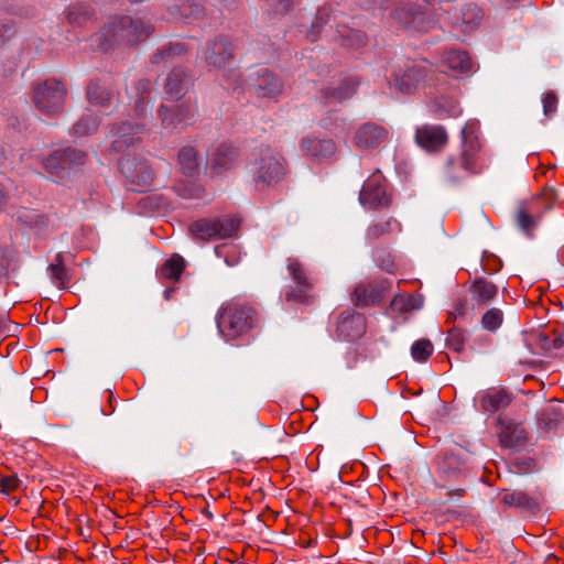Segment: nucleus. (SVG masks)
I'll return each instance as SVG.
<instances>
[{
	"mask_svg": "<svg viewBox=\"0 0 564 564\" xmlns=\"http://www.w3.org/2000/svg\"><path fill=\"white\" fill-rule=\"evenodd\" d=\"M217 328L226 341L243 340L260 325L257 310L241 299L225 302L216 316Z\"/></svg>",
	"mask_w": 564,
	"mask_h": 564,
	"instance_id": "1",
	"label": "nucleus"
},
{
	"mask_svg": "<svg viewBox=\"0 0 564 564\" xmlns=\"http://www.w3.org/2000/svg\"><path fill=\"white\" fill-rule=\"evenodd\" d=\"M153 28L141 18L130 15H115L96 35L98 47L108 52L115 45H137L145 41Z\"/></svg>",
	"mask_w": 564,
	"mask_h": 564,
	"instance_id": "2",
	"label": "nucleus"
},
{
	"mask_svg": "<svg viewBox=\"0 0 564 564\" xmlns=\"http://www.w3.org/2000/svg\"><path fill=\"white\" fill-rule=\"evenodd\" d=\"M240 227V219L236 216L224 218H203L189 225L188 231L193 239L209 241L213 239H226L235 236Z\"/></svg>",
	"mask_w": 564,
	"mask_h": 564,
	"instance_id": "3",
	"label": "nucleus"
},
{
	"mask_svg": "<svg viewBox=\"0 0 564 564\" xmlns=\"http://www.w3.org/2000/svg\"><path fill=\"white\" fill-rule=\"evenodd\" d=\"M66 94V87L61 80L46 79L34 86L33 102L42 113L53 116L63 110Z\"/></svg>",
	"mask_w": 564,
	"mask_h": 564,
	"instance_id": "4",
	"label": "nucleus"
},
{
	"mask_svg": "<svg viewBox=\"0 0 564 564\" xmlns=\"http://www.w3.org/2000/svg\"><path fill=\"white\" fill-rule=\"evenodd\" d=\"M359 203L368 210H382L392 205L387 180L379 171L365 181L359 193Z\"/></svg>",
	"mask_w": 564,
	"mask_h": 564,
	"instance_id": "5",
	"label": "nucleus"
},
{
	"mask_svg": "<svg viewBox=\"0 0 564 564\" xmlns=\"http://www.w3.org/2000/svg\"><path fill=\"white\" fill-rule=\"evenodd\" d=\"M524 343L533 352L564 354V326L544 327L524 334Z\"/></svg>",
	"mask_w": 564,
	"mask_h": 564,
	"instance_id": "6",
	"label": "nucleus"
},
{
	"mask_svg": "<svg viewBox=\"0 0 564 564\" xmlns=\"http://www.w3.org/2000/svg\"><path fill=\"white\" fill-rule=\"evenodd\" d=\"M479 147L462 145L460 156L458 160L451 159L446 164V175L452 181H457L466 175L478 174L482 170L480 162Z\"/></svg>",
	"mask_w": 564,
	"mask_h": 564,
	"instance_id": "7",
	"label": "nucleus"
},
{
	"mask_svg": "<svg viewBox=\"0 0 564 564\" xmlns=\"http://www.w3.org/2000/svg\"><path fill=\"white\" fill-rule=\"evenodd\" d=\"M286 174L285 163L282 158L272 153L270 148L261 151V159L254 183L257 186H270L279 183Z\"/></svg>",
	"mask_w": 564,
	"mask_h": 564,
	"instance_id": "8",
	"label": "nucleus"
},
{
	"mask_svg": "<svg viewBox=\"0 0 564 564\" xmlns=\"http://www.w3.org/2000/svg\"><path fill=\"white\" fill-rule=\"evenodd\" d=\"M432 74V64L427 61L412 62L393 75V85L401 93L410 94L419 85L426 82Z\"/></svg>",
	"mask_w": 564,
	"mask_h": 564,
	"instance_id": "9",
	"label": "nucleus"
},
{
	"mask_svg": "<svg viewBox=\"0 0 564 564\" xmlns=\"http://www.w3.org/2000/svg\"><path fill=\"white\" fill-rule=\"evenodd\" d=\"M389 139L390 132L387 127L368 121L356 128L352 144L361 151H372L386 144Z\"/></svg>",
	"mask_w": 564,
	"mask_h": 564,
	"instance_id": "10",
	"label": "nucleus"
},
{
	"mask_svg": "<svg viewBox=\"0 0 564 564\" xmlns=\"http://www.w3.org/2000/svg\"><path fill=\"white\" fill-rule=\"evenodd\" d=\"M497 427L498 442L502 448H522L529 442L528 431L522 424L511 419L499 415Z\"/></svg>",
	"mask_w": 564,
	"mask_h": 564,
	"instance_id": "11",
	"label": "nucleus"
},
{
	"mask_svg": "<svg viewBox=\"0 0 564 564\" xmlns=\"http://www.w3.org/2000/svg\"><path fill=\"white\" fill-rule=\"evenodd\" d=\"M335 326V332L339 339L355 340L366 333L367 323L364 314L351 310H344L336 316Z\"/></svg>",
	"mask_w": 564,
	"mask_h": 564,
	"instance_id": "12",
	"label": "nucleus"
},
{
	"mask_svg": "<svg viewBox=\"0 0 564 564\" xmlns=\"http://www.w3.org/2000/svg\"><path fill=\"white\" fill-rule=\"evenodd\" d=\"M441 65L448 69V74L455 78L467 77L475 72V63L469 53L464 50L449 47L441 55Z\"/></svg>",
	"mask_w": 564,
	"mask_h": 564,
	"instance_id": "13",
	"label": "nucleus"
},
{
	"mask_svg": "<svg viewBox=\"0 0 564 564\" xmlns=\"http://www.w3.org/2000/svg\"><path fill=\"white\" fill-rule=\"evenodd\" d=\"M390 286L388 281L360 282L354 289L351 301L360 307L378 305L384 299Z\"/></svg>",
	"mask_w": 564,
	"mask_h": 564,
	"instance_id": "14",
	"label": "nucleus"
},
{
	"mask_svg": "<svg viewBox=\"0 0 564 564\" xmlns=\"http://www.w3.org/2000/svg\"><path fill=\"white\" fill-rule=\"evenodd\" d=\"M415 142L427 152H440L448 143V134L443 126L422 124L415 129Z\"/></svg>",
	"mask_w": 564,
	"mask_h": 564,
	"instance_id": "15",
	"label": "nucleus"
},
{
	"mask_svg": "<svg viewBox=\"0 0 564 564\" xmlns=\"http://www.w3.org/2000/svg\"><path fill=\"white\" fill-rule=\"evenodd\" d=\"M121 172L132 185L140 192L145 191L153 182V172L145 162H138L130 159H121L119 162Z\"/></svg>",
	"mask_w": 564,
	"mask_h": 564,
	"instance_id": "16",
	"label": "nucleus"
},
{
	"mask_svg": "<svg viewBox=\"0 0 564 564\" xmlns=\"http://www.w3.org/2000/svg\"><path fill=\"white\" fill-rule=\"evenodd\" d=\"M475 401L482 412L495 413L511 403L512 394L506 388L492 387L479 392Z\"/></svg>",
	"mask_w": 564,
	"mask_h": 564,
	"instance_id": "17",
	"label": "nucleus"
},
{
	"mask_svg": "<svg viewBox=\"0 0 564 564\" xmlns=\"http://www.w3.org/2000/svg\"><path fill=\"white\" fill-rule=\"evenodd\" d=\"M542 216L543 210H538L534 203L523 200L517 206L514 221L525 235L531 236Z\"/></svg>",
	"mask_w": 564,
	"mask_h": 564,
	"instance_id": "18",
	"label": "nucleus"
},
{
	"mask_svg": "<svg viewBox=\"0 0 564 564\" xmlns=\"http://www.w3.org/2000/svg\"><path fill=\"white\" fill-rule=\"evenodd\" d=\"M500 500L507 507L520 508L531 513L539 511L541 505L539 496H530L521 490L503 489L500 494Z\"/></svg>",
	"mask_w": 564,
	"mask_h": 564,
	"instance_id": "19",
	"label": "nucleus"
},
{
	"mask_svg": "<svg viewBox=\"0 0 564 564\" xmlns=\"http://www.w3.org/2000/svg\"><path fill=\"white\" fill-rule=\"evenodd\" d=\"M301 149L306 156L317 161L332 158L336 152V144L332 139L304 138Z\"/></svg>",
	"mask_w": 564,
	"mask_h": 564,
	"instance_id": "20",
	"label": "nucleus"
},
{
	"mask_svg": "<svg viewBox=\"0 0 564 564\" xmlns=\"http://www.w3.org/2000/svg\"><path fill=\"white\" fill-rule=\"evenodd\" d=\"M462 475L460 463L457 457L444 456L437 463L435 486L446 488L449 484L456 481Z\"/></svg>",
	"mask_w": 564,
	"mask_h": 564,
	"instance_id": "21",
	"label": "nucleus"
},
{
	"mask_svg": "<svg viewBox=\"0 0 564 564\" xmlns=\"http://www.w3.org/2000/svg\"><path fill=\"white\" fill-rule=\"evenodd\" d=\"M47 272L52 283L59 290H64L72 281V270L66 267L64 252H57L53 261L47 267Z\"/></svg>",
	"mask_w": 564,
	"mask_h": 564,
	"instance_id": "22",
	"label": "nucleus"
},
{
	"mask_svg": "<svg viewBox=\"0 0 564 564\" xmlns=\"http://www.w3.org/2000/svg\"><path fill=\"white\" fill-rule=\"evenodd\" d=\"M429 110L436 119L458 118L463 113L457 99L453 97H438L429 105Z\"/></svg>",
	"mask_w": 564,
	"mask_h": 564,
	"instance_id": "23",
	"label": "nucleus"
},
{
	"mask_svg": "<svg viewBox=\"0 0 564 564\" xmlns=\"http://www.w3.org/2000/svg\"><path fill=\"white\" fill-rule=\"evenodd\" d=\"M253 89L257 97L272 98L281 94L282 83L271 72L263 69L259 74Z\"/></svg>",
	"mask_w": 564,
	"mask_h": 564,
	"instance_id": "24",
	"label": "nucleus"
},
{
	"mask_svg": "<svg viewBox=\"0 0 564 564\" xmlns=\"http://www.w3.org/2000/svg\"><path fill=\"white\" fill-rule=\"evenodd\" d=\"M469 293L475 303L485 305L497 296L498 286L485 278H477L471 282Z\"/></svg>",
	"mask_w": 564,
	"mask_h": 564,
	"instance_id": "25",
	"label": "nucleus"
},
{
	"mask_svg": "<svg viewBox=\"0 0 564 564\" xmlns=\"http://www.w3.org/2000/svg\"><path fill=\"white\" fill-rule=\"evenodd\" d=\"M401 224L393 217L372 221L366 229V239L373 242L390 234L400 232Z\"/></svg>",
	"mask_w": 564,
	"mask_h": 564,
	"instance_id": "26",
	"label": "nucleus"
},
{
	"mask_svg": "<svg viewBox=\"0 0 564 564\" xmlns=\"http://www.w3.org/2000/svg\"><path fill=\"white\" fill-rule=\"evenodd\" d=\"M236 159V149L230 144L223 143L215 150L210 160V165L213 171L216 173H223L235 164Z\"/></svg>",
	"mask_w": 564,
	"mask_h": 564,
	"instance_id": "27",
	"label": "nucleus"
},
{
	"mask_svg": "<svg viewBox=\"0 0 564 564\" xmlns=\"http://www.w3.org/2000/svg\"><path fill=\"white\" fill-rule=\"evenodd\" d=\"M424 299L421 294H397L391 300L390 311L393 314H408L412 311L420 310L423 306Z\"/></svg>",
	"mask_w": 564,
	"mask_h": 564,
	"instance_id": "28",
	"label": "nucleus"
},
{
	"mask_svg": "<svg viewBox=\"0 0 564 564\" xmlns=\"http://www.w3.org/2000/svg\"><path fill=\"white\" fill-rule=\"evenodd\" d=\"M186 268L184 258L174 253L158 269L156 274L161 281H178Z\"/></svg>",
	"mask_w": 564,
	"mask_h": 564,
	"instance_id": "29",
	"label": "nucleus"
},
{
	"mask_svg": "<svg viewBox=\"0 0 564 564\" xmlns=\"http://www.w3.org/2000/svg\"><path fill=\"white\" fill-rule=\"evenodd\" d=\"M58 158L64 160L66 169H72L85 164L87 155L85 152L72 148L56 150L46 158L44 166L56 167L55 160Z\"/></svg>",
	"mask_w": 564,
	"mask_h": 564,
	"instance_id": "30",
	"label": "nucleus"
},
{
	"mask_svg": "<svg viewBox=\"0 0 564 564\" xmlns=\"http://www.w3.org/2000/svg\"><path fill=\"white\" fill-rule=\"evenodd\" d=\"M232 58L231 44L219 40L215 41L206 53L207 62L215 67H223Z\"/></svg>",
	"mask_w": 564,
	"mask_h": 564,
	"instance_id": "31",
	"label": "nucleus"
},
{
	"mask_svg": "<svg viewBox=\"0 0 564 564\" xmlns=\"http://www.w3.org/2000/svg\"><path fill=\"white\" fill-rule=\"evenodd\" d=\"M286 268L296 285L308 289L314 288L315 279L297 258L289 257L286 259Z\"/></svg>",
	"mask_w": 564,
	"mask_h": 564,
	"instance_id": "32",
	"label": "nucleus"
},
{
	"mask_svg": "<svg viewBox=\"0 0 564 564\" xmlns=\"http://www.w3.org/2000/svg\"><path fill=\"white\" fill-rule=\"evenodd\" d=\"M142 130V126L137 124L132 127L129 123H123L117 130V138L112 141V150L116 152L123 151L124 148L133 145L137 141L140 140L137 134H139Z\"/></svg>",
	"mask_w": 564,
	"mask_h": 564,
	"instance_id": "33",
	"label": "nucleus"
},
{
	"mask_svg": "<svg viewBox=\"0 0 564 564\" xmlns=\"http://www.w3.org/2000/svg\"><path fill=\"white\" fill-rule=\"evenodd\" d=\"M359 85V82L356 79V78H352V77H349L347 79H345L341 85L337 88H334V89H330V88H327V89H324L323 90V96L325 98L326 101H343L349 97H351L357 87Z\"/></svg>",
	"mask_w": 564,
	"mask_h": 564,
	"instance_id": "34",
	"label": "nucleus"
},
{
	"mask_svg": "<svg viewBox=\"0 0 564 564\" xmlns=\"http://www.w3.org/2000/svg\"><path fill=\"white\" fill-rule=\"evenodd\" d=\"M424 13L413 7H400L392 12V18L402 25H413L421 29Z\"/></svg>",
	"mask_w": 564,
	"mask_h": 564,
	"instance_id": "35",
	"label": "nucleus"
},
{
	"mask_svg": "<svg viewBox=\"0 0 564 564\" xmlns=\"http://www.w3.org/2000/svg\"><path fill=\"white\" fill-rule=\"evenodd\" d=\"M21 480L14 473H4L2 469V496H6V499L13 507L19 505V498L14 495L15 491L20 489ZM4 497H2V500Z\"/></svg>",
	"mask_w": 564,
	"mask_h": 564,
	"instance_id": "36",
	"label": "nucleus"
},
{
	"mask_svg": "<svg viewBox=\"0 0 564 564\" xmlns=\"http://www.w3.org/2000/svg\"><path fill=\"white\" fill-rule=\"evenodd\" d=\"M178 165L184 175H193L198 169V154L193 147H184L178 152Z\"/></svg>",
	"mask_w": 564,
	"mask_h": 564,
	"instance_id": "37",
	"label": "nucleus"
},
{
	"mask_svg": "<svg viewBox=\"0 0 564 564\" xmlns=\"http://www.w3.org/2000/svg\"><path fill=\"white\" fill-rule=\"evenodd\" d=\"M187 75L182 69H173L166 78L165 93L171 97H178L183 94Z\"/></svg>",
	"mask_w": 564,
	"mask_h": 564,
	"instance_id": "38",
	"label": "nucleus"
},
{
	"mask_svg": "<svg viewBox=\"0 0 564 564\" xmlns=\"http://www.w3.org/2000/svg\"><path fill=\"white\" fill-rule=\"evenodd\" d=\"M509 470L517 475H529L539 470L538 460L531 456H517L509 463Z\"/></svg>",
	"mask_w": 564,
	"mask_h": 564,
	"instance_id": "39",
	"label": "nucleus"
},
{
	"mask_svg": "<svg viewBox=\"0 0 564 564\" xmlns=\"http://www.w3.org/2000/svg\"><path fill=\"white\" fill-rule=\"evenodd\" d=\"M462 13V23L464 28H462L463 32H468L473 30L475 26L479 24L482 19L481 9L473 3L466 4L460 10Z\"/></svg>",
	"mask_w": 564,
	"mask_h": 564,
	"instance_id": "40",
	"label": "nucleus"
},
{
	"mask_svg": "<svg viewBox=\"0 0 564 564\" xmlns=\"http://www.w3.org/2000/svg\"><path fill=\"white\" fill-rule=\"evenodd\" d=\"M479 129L480 124L478 120H468L460 131L462 145H474L481 148Z\"/></svg>",
	"mask_w": 564,
	"mask_h": 564,
	"instance_id": "41",
	"label": "nucleus"
},
{
	"mask_svg": "<svg viewBox=\"0 0 564 564\" xmlns=\"http://www.w3.org/2000/svg\"><path fill=\"white\" fill-rule=\"evenodd\" d=\"M434 346L430 339L415 340L411 346V356L417 362H426L433 355Z\"/></svg>",
	"mask_w": 564,
	"mask_h": 564,
	"instance_id": "42",
	"label": "nucleus"
},
{
	"mask_svg": "<svg viewBox=\"0 0 564 564\" xmlns=\"http://www.w3.org/2000/svg\"><path fill=\"white\" fill-rule=\"evenodd\" d=\"M556 198L557 195L553 188L544 187L539 196L532 197L528 202L534 203V207H536L538 210H543L544 214L554 206Z\"/></svg>",
	"mask_w": 564,
	"mask_h": 564,
	"instance_id": "43",
	"label": "nucleus"
},
{
	"mask_svg": "<svg viewBox=\"0 0 564 564\" xmlns=\"http://www.w3.org/2000/svg\"><path fill=\"white\" fill-rule=\"evenodd\" d=\"M89 102L104 106L110 99L109 91L97 82H91L87 87Z\"/></svg>",
	"mask_w": 564,
	"mask_h": 564,
	"instance_id": "44",
	"label": "nucleus"
},
{
	"mask_svg": "<svg viewBox=\"0 0 564 564\" xmlns=\"http://www.w3.org/2000/svg\"><path fill=\"white\" fill-rule=\"evenodd\" d=\"M466 343L465 332L460 328L453 327L447 332L446 347L455 352L463 351Z\"/></svg>",
	"mask_w": 564,
	"mask_h": 564,
	"instance_id": "45",
	"label": "nucleus"
},
{
	"mask_svg": "<svg viewBox=\"0 0 564 564\" xmlns=\"http://www.w3.org/2000/svg\"><path fill=\"white\" fill-rule=\"evenodd\" d=\"M503 321L502 311L499 308H490L481 317V325L485 329L495 332L498 329Z\"/></svg>",
	"mask_w": 564,
	"mask_h": 564,
	"instance_id": "46",
	"label": "nucleus"
},
{
	"mask_svg": "<svg viewBox=\"0 0 564 564\" xmlns=\"http://www.w3.org/2000/svg\"><path fill=\"white\" fill-rule=\"evenodd\" d=\"M312 289L299 286L296 289H289L284 293L286 302L308 304L312 302V295L310 294Z\"/></svg>",
	"mask_w": 564,
	"mask_h": 564,
	"instance_id": "47",
	"label": "nucleus"
},
{
	"mask_svg": "<svg viewBox=\"0 0 564 564\" xmlns=\"http://www.w3.org/2000/svg\"><path fill=\"white\" fill-rule=\"evenodd\" d=\"M176 115L177 112L175 111V108L170 109L165 106H161L159 109V116L161 118L163 128L175 129L182 127V119H178Z\"/></svg>",
	"mask_w": 564,
	"mask_h": 564,
	"instance_id": "48",
	"label": "nucleus"
},
{
	"mask_svg": "<svg viewBox=\"0 0 564 564\" xmlns=\"http://www.w3.org/2000/svg\"><path fill=\"white\" fill-rule=\"evenodd\" d=\"M97 122L90 117H83L73 127L74 134L78 137L87 135L97 129Z\"/></svg>",
	"mask_w": 564,
	"mask_h": 564,
	"instance_id": "49",
	"label": "nucleus"
},
{
	"mask_svg": "<svg viewBox=\"0 0 564 564\" xmlns=\"http://www.w3.org/2000/svg\"><path fill=\"white\" fill-rule=\"evenodd\" d=\"M543 113L546 118H552L557 110L558 99L554 91H546L542 98Z\"/></svg>",
	"mask_w": 564,
	"mask_h": 564,
	"instance_id": "50",
	"label": "nucleus"
},
{
	"mask_svg": "<svg viewBox=\"0 0 564 564\" xmlns=\"http://www.w3.org/2000/svg\"><path fill=\"white\" fill-rule=\"evenodd\" d=\"M181 14L185 19H198L203 15V8L199 3L185 1L180 6Z\"/></svg>",
	"mask_w": 564,
	"mask_h": 564,
	"instance_id": "51",
	"label": "nucleus"
},
{
	"mask_svg": "<svg viewBox=\"0 0 564 564\" xmlns=\"http://www.w3.org/2000/svg\"><path fill=\"white\" fill-rule=\"evenodd\" d=\"M196 106H192V105H177L175 107V111L177 112L176 117L178 119H182V126H185L195 116L196 113Z\"/></svg>",
	"mask_w": 564,
	"mask_h": 564,
	"instance_id": "52",
	"label": "nucleus"
},
{
	"mask_svg": "<svg viewBox=\"0 0 564 564\" xmlns=\"http://www.w3.org/2000/svg\"><path fill=\"white\" fill-rule=\"evenodd\" d=\"M180 195L183 196L184 198L199 199L203 198L204 196V189L196 185H193L189 188L184 186L183 188L180 189Z\"/></svg>",
	"mask_w": 564,
	"mask_h": 564,
	"instance_id": "53",
	"label": "nucleus"
},
{
	"mask_svg": "<svg viewBox=\"0 0 564 564\" xmlns=\"http://www.w3.org/2000/svg\"><path fill=\"white\" fill-rule=\"evenodd\" d=\"M275 13L283 14L292 7V0H267Z\"/></svg>",
	"mask_w": 564,
	"mask_h": 564,
	"instance_id": "54",
	"label": "nucleus"
},
{
	"mask_svg": "<svg viewBox=\"0 0 564 564\" xmlns=\"http://www.w3.org/2000/svg\"><path fill=\"white\" fill-rule=\"evenodd\" d=\"M151 89H152V85H151V82L148 80V79H142V80H139L138 84H137V90L139 91L140 94V100L139 102L137 104V108L140 107V104L143 102L145 100V98L149 96V94L151 93Z\"/></svg>",
	"mask_w": 564,
	"mask_h": 564,
	"instance_id": "55",
	"label": "nucleus"
},
{
	"mask_svg": "<svg viewBox=\"0 0 564 564\" xmlns=\"http://www.w3.org/2000/svg\"><path fill=\"white\" fill-rule=\"evenodd\" d=\"M20 324L13 323L11 321L6 322L2 318V337L4 338H14L15 333L19 332Z\"/></svg>",
	"mask_w": 564,
	"mask_h": 564,
	"instance_id": "56",
	"label": "nucleus"
},
{
	"mask_svg": "<svg viewBox=\"0 0 564 564\" xmlns=\"http://www.w3.org/2000/svg\"><path fill=\"white\" fill-rule=\"evenodd\" d=\"M184 51V47L182 44H174V45H171L166 51H161V52H158L154 56H153V61L154 63H158L159 61H161L163 58V56L166 54V55H171V54H181L183 53Z\"/></svg>",
	"mask_w": 564,
	"mask_h": 564,
	"instance_id": "57",
	"label": "nucleus"
},
{
	"mask_svg": "<svg viewBox=\"0 0 564 564\" xmlns=\"http://www.w3.org/2000/svg\"><path fill=\"white\" fill-rule=\"evenodd\" d=\"M55 165L56 167H48V166H45V169L51 173V174H58L59 171H63V170H66V164L64 162V160L62 158H58L55 160Z\"/></svg>",
	"mask_w": 564,
	"mask_h": 564,
	"instance_id": "58",
	"label": "nucleus"
},
{
	"mask_svg": "<svg viewBox=\"0 0 564 564\" xmlns=\"http://www.w3.org/2000/svg\"><path fill=\"white\" fill-rule=\"evenodd\" d=\"M47 224H48V217L44 214H37L35 216V219L31 220V225H33V226L43 227V226H46Z\"/></svg>",
	"mask_w": 564,
	"mask_h": 564,
	"instance_id": "59",
	"label": "nucleus"
},
{
	"mask_svg": "<svg viewBox=\"0 0 564 564\" xmlns=\"http://www.w3.org/2000/svg\"><path fill=\"white\" fill-rule=\"evenodd\" d=\"M18 347H19V340L15 338H11L6 347L7 357H9Z\"/></svg>",
	"mask_w": 564,
	"mask_h": 564,
	"instance_id": "60",
	"label": "nucleus"
},
{
	"mask_svg": "<svg viewBox=\"0 0 564 564\" xmlns=\"http://www.w3.org/2000/svg\"><path fill=\"white\" fill-rule=\"evenodd\" d=\"M466 494V490L464 488H456V489H452V490H448L447 491V497L451 499V498H454V497H464Z\"/></svg>",
	"mask_w": 564,
	"mask_h": 564,
	"instance_id": "61",
	"label": "nucleus"
},
{
	"mask_svg": "<svg viewBox=\"0 0 564 564\" xmlns=\"http://www.w3.org/2000/svg\"><path fill=\"white\" fill-rule=\"evenodd\" d=\"M380 267L383 268L389 273H393L397 269L395 263L392 260H388L387 262H381Z\"/></svg>",
	"mask_w": 564,
	"mask_h": 564,
	"instance_id": "62",
	"label": "nucleus"
},
{
	"mask_svg": "<svg viewBox=\"0 0 564 564\" xmlns=\"http://www.w3.org/2000/svg\"><path fill=\"white\" fill-rule=\"evenodd\" d=\"M67 19L70 23H80L79 15L74 10L68 11Z\"/></svg>",
	"mask_w": 564,
	"mask_h": 564,
	"instance_id": "63",
	"label": "nucleus"
},
{
	"mask_svg": "<svg viewBox=\"0 0 564 564\" xmlns=\"http://www.w3.org/2000/svg\"><path fill=\"white\" fill-rule=\"evenodd\" d=\"M465 312V302H458L455 306L454 314L455 315H463Z\"/></svg>",
	"mask_w": 564,
	"mask_h": 564,
	"instance_id": "64",
	"label": "nucleus"
}]
</instances>
